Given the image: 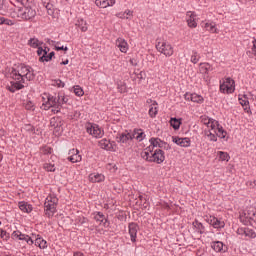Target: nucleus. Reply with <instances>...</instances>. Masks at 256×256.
I'll list each match as a JSON object with an SVG mask.
<instances>
[{
    "mask_svg": "<svg viewBox=\"0 0 256 256\" xmlns=\"http://www.w3.org/2000/svg\"><path fill=\"white\" fill-rule=\"evenodd\" d=\"M10 79H12V81L7 88L11 93H15V91H19L25 87L26 81H33L35 79V72L31 66L21 64L12 69Z\"/></svg>",
    "mask_w": 256,
    "mask_h": 256,
    "instance_id": "nucleus-1",
    "label": "nucleus"
},
{
    "mask_svg": "<svg viewBox=\"0 0 256 256\" xmlns=\"http://www.w3.org/2000/svg\"><path fill=\"white\" fill-rule=\"evenodd\" d=\"M201 124L205 125L208 130L205 131V135L208 141H217V137L225 139L227 137V131L223 129V126L219 124V121L209 118V116H202L200 118Z\"/></svg>",
    "mask_w": 256,
    "mask_h": 256,
    "instance_id": "nucleus-2",
    "label": "nucleus"
},
{
    "mask_svg": "<svg viewBox=\"0 0 256 256\" xmlns=\"http://www.w3.org/2000/svg\"><path fill=\"white\" fill-rule=\"evenodd\" d=\"M12 239H19V241H25L27 245H34L39 249H47V241L41 237V235L32 234V237L23 234L20 231H14L12 233Z\"/></svg>",
    "mask_w": 256,
    "mask_h": 256,
    "instance_id": "nucleus-3",
    "label": "nucleus"
},
{
    "mask_svg": "<svg viewBox=\"0 0 256 256\" xmlns=\"http://www.w3.org/2000/svg\"><path fill=\"white\" fill-rule=\"evenodd\" d=\"M133 139H136V141H143L145 139V132L143 130L138 129L134 130L133 132H122L117 135L116 141L117 143H120V145H131Z\"/></svg>",
    "mask_w": 256,
    "mask_h": 256,
    "instance_id": "nucleus-4",
    "label": "nucleus"
},
{
    "mask_svg": "<svg viewBox=\"0 0 256 256\" xmlns=\"http://www.w3.org/2000/svg\"><path fill=\"white\" fill-rule=\"evenodd\" d=\"M37 15V12L30 7H15L13 10L10 11L11 19H24L28 21L29 19H33Z\"/></svg>",
    "mask_w": 256,
    "mask_h": 256,
    "instance_id": "nucleus-5",
    "label": "nucleus"
},
{
    "mask_svg": "<svg viewBox=\"0 0 256 256\" xmlns=\"http://www.w3.org/2000/svg\"><path fill=\"white\" fill-rule=\"evenodd\" d=\"M141 157L149 163H157L158 165H161V163L165 161V152L161 149H156L155 151H143L141 152Z\"/></svg>",
    "mask_w": 256,
    "mask_h": 256,
    "instance_id": "nucleus-6",
    "label": "nucleus"
},
{
    "mask_svg": "<svg viewBox=\"0 0 256 256\" xmlns=\"http://www.w3.org/2000/svg\"><path fill=\"white\" fill-rule=\"evenodd\" d=\"M51 108L52 113H59V103H57V98L47 93L42 94L41 109H44V111H49Z\"/></svg>",
    "mask_w": 256,
    "mask_h": 256,
    "instance_id": "nucleus-7",
    "label": "nucleus"
},
{
    "mask_svg": "<svg viewBox=\"0 0 256 256\" xmlns=\"http://www.w3.org/2000/svg\"><path fill=\"white\" fill-rule=\"evenodd\" d=\"M57 203H59V199L53 195L46 198L44 203V211L47 217H53V215L57 213Z\"/></svg>",
    "mask_w": 256,
    "mask_h": 256,
    "instance_id": "nucleus-8",
    "label": "nucleus"
},
{
    "mask_svg": "<svg viewBox=\"0 0 256 256\" xmlns=\"http://www.w3.org/2000/svg\"><path fill=\"white\" fill-rule=\"evenodd\" d=\"M156 49H157L158 53H161L165 57H172L173 53H175L173 45H171V43H169L165 40H161V39L157 40Z\"/></svg>",
    "mask_w": 256,
    "mask_h": 256,
    "instance_id": "nucleus-9",
    "label": "nucleus"
},
{
    "mask_svg": "<svg viewBox=\"0 0 256 256\" xmlns=\"http://www.w3.org/2000/svg\"><path fill=\"white\" fill-rule=\"evenodd\" d=\"M220 91L221 93H227V95H231V93H235V80L227 77L220 81Z\"/></svg>",
    "mask_w": 256,
    "mask_h": 256,
    "instance_id": "nucleus-10",
    "label": "nucleus"
},
{
    "mask_svg": "<svg viewBox=\"0 0 256 256\" xmlns=\"http://www.w3.org/2000/svg\"><path fill=\"white\" fill-rule=\"evenodd\" d=\"M85 127L86 132L92 137H95V139H101V137L105 135V131H103V129L97 124L88 123Z\"/></svg>",
    "mask_w": 256,
    "mask_h": 256,
    "instance_id": "nucleus-11",
    "label": "nucleus"
},
{
    "mask_svg": "<svg viewBox=\"0 0 256 256\" xmlns=\"http://www.w3.org/2000/svg\"><path fill=\"white\" fill-rule=\"evenodd\" d=\"M238 101L246 113H251V105L249 103L250 101H253V94L250 92L246 94H239Z\"/></svg>",
    "mask_w": 256,
    "mask_h": 256,
    "instance_id": "nucleus-12",
    "label": "nucleus"
},
{
    "mask_svg": "<svg viewBox=\"0 0 256 256\" xmlns=\"http://www.w3.org/2000/svg\"><path fill=\"white\" fill-rule=\"evenodd\" d=\"M206 223L211 225L214 229H223L225 227V221L215 217V216H206Z\"/></svg>",
    "mask_w": 256,
    "mask_h": 256,
    "instance_id": "nucleus-13",
    "label": "nucleus"
},
{
    "mask_svg": "<svg viewBox=\"0 0 256 256\" xmlns=\"http://www.w3.org/2000/svg\"><path fill=\"white\" fill-rule=\"evenodd\" d=\"M50 126L54 128L55 135H60L63 132V122L61 121V118H51Z\"/></svg>",
    "mask_w": 256,
    "mask_h": 256,
    "instance_id": "nucleus-14",
    "label": "nucleus"
},
{
    "mask_svg": "<svg viewBox=\"0 0 256 256\" xmlns=\"http://www.w3.org/2000/svg\"><path fill=\"white\" fill-rule=\"evenodd\" d=\"M240 220L244 225H247L250 221L256 223V210H249L240 215Z\"/></svg>",
    "mask_w": 256,
    "mask_h": 256,
    "instance_id": "nucleus-15",
    "label": "nucleus"
},
{
    "mask_svg": "<svg viewBox=\"0 0 256 256\" xmlns=\"http://www.w3.org/2000/svg\"><path fill=\"white\" fill-rule=\"evenodd\" d=\"M68 161L70 163H81L83 157H81V154H79V151L77 149H71L68 152Z\"/></svg>",
    "mask_w": 256,
    "mask_h": 256,
    "instance_id": "nucleus-16",
    "label": "nucleus"
},
{
    "mask_svg": "<svg viewBox=\"0 0 256 256\" xmlns=\"http://www.w3.org/2000/svg\"><path fill=\"white\" fill-rule=\"evenodd\" d=\"M128 231H129V235L132 243H135V241H137V233L139 231V225H137V223L135 222L130 223L128 225Z\"/></svg>",
    "mask_w": 256,
    "mask_h": 256,
    "instance_id": "nucleus-17",
    "label": "nucleus"
},
{
    "mask_svg": "<svg viewBox=\"0 0 256 256\" xmlns=\"http://www.w3.org/2000/svg\"><path fill=\"white\" fill-rule=\"evenodd\" d=\"M173 143L179 145V147H191V139L190 138H181L179 136L172 137Z\"/></svg>",
    "mask_w": 256,
    "mask_h": 256,
    "instance_id": "nucleus-18",
    "label": "nucleus"
},
{
    "mask_svg": "<svg viewBox=\"0 0 256 256\" xmlns=\"http://www.w3.org/2000/svg\"><path fill=\"white\" fill-rule=\"evenodd\" d=\"M186 21L188 23V27L195 29L197 27V14L195 12H187L186 13Z\"/></svg>",
    "mask_w": 256,
    "mask_h": 256,
    "instance_id": "nucleus-19",
    "label": "nucleus"
},
{
    "mask_svg": "<svg viewBox=\"0 0 256 256\" xmlns=\"http://www.w3.org/2000/svg\"><path fill=\"white\" fill-rule=\"evenodd\" d=\"M116 47H118L121 53H127L129 51V44L127 43V40L124 38H118L116 40Z\"/></svg>",
    "mask_w": 256,
    "mask_h": 256,
    "instance_id": "nucleus-20",
    "label": "nucleus"
},
{
    "mask_svg": "<svg viewBox=\"0 0 256 256\" xmlns=\"http://www.w3.org/2000/svg\"><path fill=\"white\" fill-rule=\"evenodd\" d=\"M215 68L213 67V65L209 64L208 62H202L199 64V73H201L202 75H209L210 71H213Z\"/></svg>",
    "mask_w": 256,
    "mask_h": 256,
    "instance_id": "nucleus-21",
    "label": "nucleus"
},
{
    "mask_svg": "<svg viewBox=\"0 0 256 256\" xmlns=\"http://www.w3.org/2000/svg\"><path fill=\"white\" fill-rule=\"evenodd\" d=\"M186 101H192V103H203V96L197 93H186L184 95Z\"/></svg>",
    "mask_w": 256,
    "mask_h": 256,
    "instance_id": "nucleus-22",
    "label": "nucleus"
},
{
    "mask_svg": "<svg viewBox=\"0 0 256 256\" xmlns=\"http://www.w3.org/2000/svg\"><path fill=\"white\" fill-rule=\"evenodd\" d=\"M150 145L144 151H153L155 147H163V141L159 138H151Z\"/></svg>",
    "mask_w": 256,
    "mask_h": 256,
    "instance_id": "nucleus-23",
    "label": "nucleus"
},
{
    "mask_svg": "<svg viewBox=\"0 0 256 256\" xmlns=\"http://www.w3.org/2000/svg\"><path fill=\"white\" fill-rule=\"evenodd\" d=\"M115 0H96L95 5L101 9H107V7H113L115 5Z\"/></svg>",
    "mask_w": 256,
    "mask_h": 256,
    "instance_id": "nucleus-24",
    "label": "nucleus"
},
{
    "mask_svg": "<svg viewBox=\"0 0 256 256\" xmlns=\"http://www.w3.org/2000/svg\"><path fill=\"white\" fill-rule=\"evenodd\" d=\"M90 183H103L105 181V175L99 173H91L88 176Z\"/></svg>",
    "mask_w": 256,
    "mask_h": 256,
    "instance_id": "nucleus-25",
    "label": "nucleus"
},
{
    "mask_svg": "<svg viewBox=\"0 0 256 256\" xmlns=\"http://www.w3.org/2000/svg\"><path fill=\"white\" fill-rule=\"evenodd\" d=\"M18 207L22 213H31L33 211V206L27 202H19Z\"/></svg>",
    "mask_w": 256,
    "mask_h": 256,
    "instance_id": "nucleus-26",
    "label": "nucleus"
},
{
    "mask_svg": "<svg viewBox=\"0 0 256 256\" xmlns=\"http://www.w3.org/2000/svg\"><path fill=\"white\" fill-rule=\"evenodd\" d=\"M99 147H101V149H105V151H111V149H113V144L111 141L104 138L99 141Z\"/></svg>",
    "mask_w": 256,
    "mask_h": 256,
    "instance_id": "nucleus-27",
    "label": "nucleus"
},
{
    "mask_svg": "<svg viewBox=\"0 0 256 256\" xmlns=\"http://www.w3.org/2000/svg\"><path fill=\"white\" fill-rule=\"evenodd\" d=\"M49 48L45 47H38V50H37V55L40 57L39 58V61H41L42 63L45 62V57L47 55V53H49Z\"/></svg>",
    "mask_w": 256,
    "mask_h": 256,
    "instance_id": "nucleus-28",
    "label": "nucleus"
},
{
    "mask_svg": "<svg viewBox=\"0 0 256 256\" xmlns=\"http://www.w3.org/2000/svg\"><path fill=\"white\" fill-rule=\"evenodd\" d=\"M204 28L206 31H209V33H219V29H217V24H215V22H206Z\"/></svg>",
    "mask_w": 256,
    "mask_h": 256,
    "instance_id": "nucleus-29",
    "label": "nucleus"
},
{
    "mask_svg": "<svg viewBox=\"0 0 256 256\" xmlns=\"http://www.w3.org/2000/svg\"><path fill=\"white\" fill-rule=\"evenodd\" d=\"M157 102L156 101H152V104L150 105L149 108V116L152 117V119L154 117H157V113H159V108L157 107Z\"/></svg>",
    "mask_w": 256,
    "mask_h": 256,
    "instance_id": "nucleus-30",
    "label": "nucleus"
},
{
    "mask_svg": "<svg viewBox=\"0 0 256 256\" xmlns=\"http://www.w3.org/2000/svg\"><path fill=\"white\" fill-rule=\"evenodd\" d=\"M29 47H32L33 49H38V47H41L43 45L42 41H39L37 38H31L28 40Z\"/></svg>",
    "mask_w": 256,
    "mask_h": 256,
    "instance_id": "nucleus-31",
    "label": "nucleus"
},
{
    "mask_svg": "<svg viewBox=\"0 0 256 256\" xmlns=\"http://www.w3.org/2000/svg\"><path fill=\"white\" fill-rule=\"evenodd\" d=\"M68 102H69V97L63 94H59L58 99H56V103H58L59 105V111H61V106L65 105V103H68Z\"/></svg>",
    "mask_w": 256,
    "mask_h": 256,
    "instance_id": "nucleus-32",
    "label": "nucleus"
},
{
    "mask_svg": "<svg viewBox=\"0 0 256 256\" xmlns=\"http://www.w3.org/2000/svg\"><path fill=\"white\" fill-rule=\"evenodd\" d=\"M211 247L216 251V253H221V251H223V242L221 241L213 242Z\"/></svg>",
    "mask_w": 256,
    "mask_h": 256,
    "instance_id": "nucleus-33",
    "label": "nucleus"
},
{
    "mask_svg": "<svg viewBox=\"0 0 256 256\" xmlns=\"http://www.w3.org/2000/svg\"><path fill=\"white\" fill-rule=\"evenodd\" d=\"M76 25L79 27V29H81V31H83V33H85V31L88 29L87 22L83 19H78Z\"/></svg>",
    "mask_w": 256,
    "mask_h": 256,
    "instance_id": "nucleus-34",
    "label": "nucleus"
},
{
    "mask_svg": "<svg viewBox=\"0 0 256 256\" xmlns=\"http://www.w3.org/2000/svg\"><path fill=\"white\" fill-rule=\"evenodd\" d=\"M55 164H52V163H49V162H46L43 164V170L44 171H48L50 173H55Z\"/></svg>",
    "mask_w": 256,
    "mask_h": 256,
    "instance_id": "nucleus-35",
    "label": "nucleus"
},
{
    "mask_svg": "<svg viewBox=\"0 0 256 256\" xmlns=\"http://www.w3.org/2000/svg\"><path fill=\"white\" fill-rule=\"evenodd\" d=\"M73 93L77 96V97H83L85 95V92L83 91V88H81V86L76 85L73 87Z\"/></svg>",
    "mask_w": 256,
    "mask_h": 256,
    "instance_id": "nucleus-36",
    "label": "nucleus"
},
{
    "mask_svg": "<svg viewBox=\"0 0 256 256\" xmlns=\"http://www.w3.org/2000/svg\"><path fill=\"white\" fill-rule=\"evenodd\" d=\"M170 125H171V127H173V129H175V131H177V129H179V127H181V120H179L177 118H171Z\"/></svg>",
    "mask_w": 256,
    "mask_h": 256,
    "instance_id": "nucleus-37",
    "label": "nucleus"
},
{
    "mask_svg": "<svg viewBox=\"0 0 256 256\" xmlns=\"http://www.w3.org/2000/svg\"><path fill=\"white\" fill-rule=\"evenodd\" d=\"M193 227H195V229H197V231H199V233H201V234L205 233V226H203V224H201V222L194 221Z\"/></svg>",
    "mask_w": 256,
    "mask_h": 256,
    "instance_id": "nucleus-38",
    "label": "nucleus"
},
{
    "mask_svg": "<svg viewBox=\"0 0 256 256\" xmlns=\"http://www.w3.org/2000/svg\"><path fill=\"white\" fill-rule=\"evenodd\" d=\"M199 59H201L199 53H197V51H193L190 58L191 63L197 64L199 63Z\"/></svg>",
    "mask_w": 256,
    "mask_h": 256,
    "instance_id": "nucleus-39",
    "label": "nucleus"
},
{
    "mask_svg": "<svg viewBox=\"0 0 256 256\" xmlns=\"http://www.w3.org/2000/svg\"><path fill=\"white\" fill-rule=\"evenodd\" d=\"M120 19H131L133 17V11L126 10L124 13L118 15Z\"/></svg>",
    "mask_w": 256,
    "mask_h": 256,
    "instance_id": "nucleus-40",
    "label": "nucleus"
},
{
    "mask_svg": "<svg viewBox=\"0 0 256 256\" xmlns=\"http://www.w3.org/2000/svg\"><path fill=\"white\" fill-rule=\"evenodd\" d=\"M220 161H229L230 157L227 152L219 151L218 152Z\"/></svg>",
    "mask_w": 256,
    "mask_h": 256,
    "instance_id": "nucleus-41",
    "label": "nucleus"
},
{
    "mask_svg": "<svg viewBox=\"0 0 256 256\" xmlns=\"http://www.w3.org/2000/svg\"><path fill=\"white\" fill-rule=\"evenodd\" d=\"M245 237H249V239H255L256 233L253 229L246 228Z\"/></svg>",
    "mask_w": 256,
    "mask_h": 256,
    "instance_id": "nucleus-42",
    "label": "nucleus"
},
{
    "mask_svg": "<svg viewBox=\"0 0 256 256\" xmlns=\"http://www.w3.org/2000/svg\"><path fill=\"white\" fill-rule=\"evenodd\" d=\"M95 221H97L98 223H103V221H105V215H103L101 212H98L95 216H94Z\"/></svg>",
    "mask_w": 256,
    "mask_h": 256,
    "instance_id": "nucleus-43",
    "label": "nucleus"
},
{
    "mask_svg": "<svg viewBox=\"0 0 256 256\" xmlns=\"http://www.w3.org/2000/svg\"><path fill=\"white\" fill-rule=\"evenodd\" d=\"M117 89L119 93H127V85L125 83L118 84Z\"/></svg>",
    "mask_w": 256,
    "mask_h": 256,
    "instance_id": "nucleus-44",
    "label": "nucleus"
},
{
    "mask_svg": "<svg viewBox=\"0 0 256 256\" xmlns=\"http://www.w3.org/2000/svg\"><path fill=\"white\" fill-rule=\"evenodd\" d=\"M54 47L56 51H69V48L67 46H61L59 42L56 43Z\"/></svg>",
    "mask_w": 256,
    "mask_h": 256,
    "instance_id": "nucleus-45",
    "label": "nucleus"
},
{
    "mask_svg": "<svg viewBox=\"0 0 256 256\" xmlns=\"http://www.w3.org/2000/svg\"><path fill=\"white\" fill-rule=\"evenodd\" d=\"M52 85L54 87H65V82H63L61 80H54V81H52Z\"/></svg>",
    "mask_w": 256,
    "mask_h": 256,
    "instance_id": "nucleus-46",
    "label": "nucleus"
},
{
    "mask_svg": "<svg viewBox=\"0 0 256 256\" xmlns=\"http://www.w3.org/2000/svg\"><path fill=\"white\" fill-rule=\"evenodd\" d=\"M25 109H27V111H33L35 109V105H33V102L28 101L25 103Z\"/></svg>",
    "mask_w": 256,
    "mask_h": 256,
    "instance_id": "nucleus-47",
    "label": "nucleus"
},
{
    "mask_svg": "<svg viewBox=\"0 0 256 256\" xmlns=\"http://www.w3.org/2000/svg\"><path fill=\"white\" fill-rule=\"evenodd\" d=\"M246 185H247V187H249L250 189H255V187H256V179H254V180H248V181L246 182Z\"/></svg>",
    "mask_w": 256,
    "mask_h": 256,
    "instance_id": "nucleus-48",
    "label": "nucleus"
},
{
    "mask_svg": "<svg viewBox=\"0 0 256 256\" xmlns=\"http://www.w3.org/2000/svg\"><path fill=\"white\" fill-rule=\"evenodd\" d=\"M0 237L1 239L7 241V239H9V233L5 232L3 229L0 228Z\"/></svg>",
    "mask_w": 256,
    "mask_h": 256,
    "instance_id": "nucleus-49",
    "label": "nucleus"
},
{
    "mask_svg": "<svg viewBox=\"0 0 256 256\" xmlns=\"http://www.w3.org/2000/svg\"><path fill=\"white\" fill-rule=\"evenodd\" d=\"M55 57V52H50L49 54H46L44 61L49 62Z\"/></svg>",
    "mask_w": 256,
    "mask_h": 256,
    "instance_id": "nucleus-50",
    "label": "nucleus"
},
{
    "mask_svg": "<svg viewBox=\"0 0 256 256\" xmlns=\"http://www.w3.org/2000/svg\"><path fill=\"white\" fill-rule=\"evenodd\" d=\"M4 25H8L9 27H12V25H15V21L9 18H4Z\"/></svg>",
    "mask_w": 256,
    "mask_h": 256,
    "instance_id": "nucleus-51",
    "label": "nucleus"
},
{
    "mask_svg": "<svg viewBox=\"0 0 256 256\" xmlns=\"http://www.w3.org/2000/svg\"><path fill=\"white\" fill-rule=\"evenodd\" d=\"M45 8H46L47 11H48V15H53V5H52V4L47 3V4L45 5Z\"/></svg>",
    "mask_w": 256,
    "mask_h": 256,
    "instance_id": "nucleus-52",
    "label": "nucleus"
},
{
    "mask_svg": "<svg viewBox=\"0 0 256 256\" xmlns=\"http://www.w3.org/2000/svg\"><path fill=\"white\" fill-rule=\"evenodd\" d=\"M246 231H247V228H238L236 233L237 235L243 236L245 235Z\"/></svg>",
    "mask_w": 256,
    "mask_h": 256,
    "instance_id": "nucleus-53",
    "label": "nucleus"
},
{
    "mask_svg": "<svg viewBox=\"0 0 256 256\" xmlns=\"http://www.w3.org/2000/svg\"><path fill=\"white\" fill-rule=\"evenodd\" d=\"M252 44H253V46H252V53H253V55H255L256 56V39H254L253 41H252Z\"/></svg>",
    "mask_w": 256,
    "mask_h": 256,
    "instance_id": "nucleus-54",
    "label": "nucleus"
},
{
    "mask_svg": "<svg viewBox=\"0 0 256 256\" xmlns=\"http://www.w3.org/2000/svg\"><path fill=\"white\" fill-rule=\"evenodd\" d=\"M51 152H52L51 147L44 148V153H51Z\"/></svg>",
    "mask_w": 256,
    "mask_h": 256,
    "instance_id": "nucleus-55",
    "label": "nucleus"
},
{
    "mask_svg": "<svg viewBox=\"0 0 256 256\" xmlns=\"http://www.w3.org/2000/svg\"><path fill=\"white\" fill-rule=\"evenodd\" d=\"M26 129H27V131H33V126H31V125H26Z\"/></svg>",
    "mask_w": 256,
    "mask_h": 256,
    "instance_id": "nucleus-56",
    "label": "nucleus"
},
{
    "mask_svg": "<svg viewBox=\"0 0 256 256\" xmlns=\"http://www.w3.org/2000/svg\"><path fill=\"white\" fill-rule=\"evenodd\" d=\"M5 17H0V25H4Z\"/></svg>",
    "mask_w": 256,
    "mask_h": 256,
    "instance_id": "nucleus-57",
    "label": "nucleus"
},
{
    "mask_svg": "<svg viewBox=\"0 0 256 256\" xmlns=\"http://www.w3.org/2000/svg\"><path fill=\"white\" fill-rule=\"evenodd\" d=\"M68 64H69V60L61 62V65H68Z\"/></svg>",
    "mask_w": 256,
    "mask_h": 256,
    "instance_id": "nucleus-58",
    "label": "nucleus"
},
{
    "mask_svg": "<svg viewBox=\"0 0 256 256\" xmlns=\"http://www.w3.org/2000/svg\"><path fill=\"white\" fill-rule=\"evenodd\" d=\"M130 63H131L132 65H137V63L135 62V59H130Z\"/></svg>",
    "mask_w": 256,
    "mask_h": 256,
    "instance_id": "nucleus-59",
    "label": "nucleus"
},
{
    "mask_svg": "<svg viewBox=\"0 0 256 256\" xmlns=\"http://www.w3.org/2000/svg\"><path fill=\"white\" fill-rule=\"evenodd\" d=\"M3 7V0H0V9Z\"/></svg>",
    "mask_w": 256,
    "mask_h": 256,
    "instance_id": "nucleus-60",
    "label": "nucleus"
},
{
    "mask_svg": "<svg viewBox=\"0 0 256 256\" xmlns=\"http://www.w3.org/2000/svg\"><path fill=\"white\" fill-rule=\"evenodd\" d=\"M0 225H1V221H0Z\"/></svg>",
    "mask_w": 256,
    "mask_h": 256,
    "instance_id": "nucleus-61",
    "label": "nucleus"
}]
</instances>
